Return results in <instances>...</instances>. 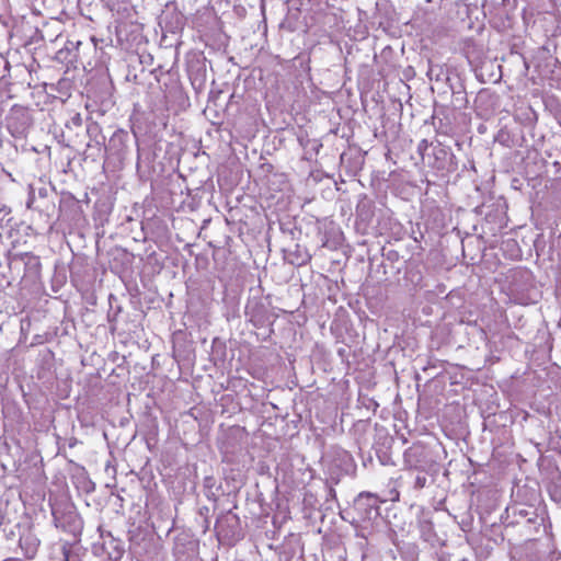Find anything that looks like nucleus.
<instances>
[{"instance_id": "obj_3", "label": "nucleus", "mask_w": 561, "mask_h": 561, "mask_svg": "<svg viewBox=\"0 0 561 561\" xmlns=\"http://www.w3.org/2000/svg\"><path fill=\"white\" fill-rule=\"evenodd\" d=\"M129 139L128 133L123 129L114 131L112 137L108 139L106 150L117 157H123L127 148V141Z\"/></svg>"}, {"instance_id": "obj_8", "label": "nucleus", "mask_w": 561, "mask_h": 561, "mask_svg": "<svg viewBox=\"0 0 561 561\" xmlns=\"http://www.w3.org/2000/svg\"><path fill=\"white\" fill-rule=\"evenodd\" d=\"M339 460L341 462V468L344 473L351 472V470L354 468V461L350 453L345 450H341L337 454Z\"/></svg>"}, {"instance_id": "obj_1", "label": "nucleus", "mask_w": 561, "mask_h": 561, "mask_svg": "<svg viewBox=\"0 0 561 561\" xmlns=\"http://www.w3.org/2000/svg\"><path fill=\"white\" fill-rule=\"evenodd\" d=\"M7 127L12 136L20 137L32 125V118L27 108L14 105L5 117Z\"/></svg>"}, {"instance_id": "obj_15", "label": "nucleus", "mask_w": 561, "mask_h": 561, "mask_svg": "<svg viewBox=\"0 0 561 561\" xmlns=\"http://www.w3.org/2000/svg\"><path fill=\"white\" fill-rule=\"evenodd\" d=\"M3 561H23V560L18 559V558H8V559H4Z\"/></svg>"}, {"instance_id": "obj_5", "label": "nucleus", "mask_w": 561, "mask_h": 561, "mask_svg": "<svg viewBox=\"0 0 561 561\" xmlns=\"http://www.w3.org/2000/svg\"><path fill=\"white\" fill-rule=\"evenodd\" d=\"M356 215L362 221L369 222L375 215L374 202L362 196L356 205Z\"/></svg>"}, {"instance_id": "obj_7", "label": "nucleus", "mask_w": 561, "mask_h": 561, "mask_svg": "<svg viewBox=\"0 0 561 561\" xmlns=\"http://www.w3.org/2000/svg\"><path fill=\"white\" fill-rule=\"evenodd\" d=\"M428 79L431 81H443L447 79V72L439 65H434L432 61H428V69L426 72Z\"/></svg>"}, {"instance_id": "obj_2", "label": "nucleus", "mask_w": 561, "mask_h": 561, "mask_svg": "<svg viewBox=\"0 0 561 561\" xmlns=\"http://www.w3.org/2000/svg\"><path fill=\"white\" fill-rule=\"evenodd\" d=\"M41 546V540L37 535L33 531L31 527L26 528L20 536L19 547L22 550L23 556L26 559H34L38 548Z\"/></svg>"}, {"instance_id": "obj_4", "label": "nucleus", "mask_w": 561, "mask_h": 561, "mask_svg": "<svg viewBox=\"0 0 561 561\" xmlns=\"http://www.w3.org/2000/svg\"><path fill=\"white\" fill-rule=\"evenodd\" d=\"M282 253L285 261L297 266L306 264L311 259L307 248H282Z\"/></svg>"}, {"instance_id": "obj_11", "label": "nucleus", "mask_w": 561, "mask_h": 561, "mask_svg": "<svg viewBox=\"0 0 561 561\" xmlns=\"http://www.w3.org/2000/svg\"><path fill=\"white\" fill-rule=\"evenodd\" d=\"M81 116L79 114H77L76 116L72 117V123L77 126H80L81 125Z\"/></svg>"}, {"instance_id": "obj_9", "label": "nucleus", "mask_w": 561, "mask_h": 561, "mask_svg": "<svg viewBox=\"0 0 561 561\" xmlns=\"http://www.w3.org/2000/svg\"><path fill=\"white\" fill-rule=\"evenodd\" d=\"M82 46V42L81 41H68L67 44H66V49L68 51H71V50H77V55L75 57H78L80 55V47Z\"/></svg>"}, {"instance_id": "obj_10", "label": "nucleus", "mask_w": 561, "mask_h": 561, "mask_svg": "<svg viewBox=\"0 0 561 561\" xmlns=\"http://www.w3.org/2000/svg\"><path fill=\"white\" fill-rule=\"evenodd\" d=\"M426 481H427V479L425 476H417L415 478L414 486L416 489H423L426 484Z\"/></svg>"}, {"instance_id": "obj_16", "label": "nucleus", "mask_w": 561, "mask_h": 561, "mask_svg": "<svg viewBox=\"0 0 561 561\" xmlns=\"http://www.w3.org/2000/svg\"><path fill=\"white\" fill-rule=\"evenodd\" d=\"M462 255H465V247L459 248Z\"/></svg>"}, {"instance_id": "obj_12", "label": "nucleus", "mask_w": 561, "mask_h": 561, "mask_svg": "<svg viewBox=\"0 0 561 561\" xmlns=\"http://www.w3.org/2000/svg\"><path fill=\"white\" fill-rule=\"evenodd\" d=\"M427 148V140L423 139L419 146H417V149L419 151H422V150H425Z\"/></svg>"}, {"instance_id": "obj_14", "label": "nucleus", "mask_w": 561, "mask_h": 561, "mask_svg": "<svg viewBox=\"0 0 561 561\" xmlns=\"http://www.w3.org/2000/svg\"><path fill=\"white\" fill-rule=\"evenodd\" d=\"M364 497H373V495L370 493H360L358 495V500L356 501V503L359 504L362 499H364Z\"/></svg>"}, {"instance_id": "obj_13", "label": "nucleus", "mask_w": 561, "mask_h": 561, "mask_svg": "<svg viewBox=\"0 0 561 561\" xmlns=\"http://www.w3.org/2000/svg\"><path fill=\"white\" fill-rule=\"evenodd\" d=\"M34 199H35L34 194H33V193H32V194H30V196H28V201H27V203H26L27 208H31V207H32V205H33V203H34Z\"/></svg>"}, {"instance_id": "obj_6", "label": "nucleus", "mask_w": 561, "mask_h": 561, "mask_svg": "<svg viewBox=\"0 0 561 561\" xmlns=\"http://www.w3.org/2000/svg\"><path fill=\"white\" fill-rule=\"evenodd\" d=\"M80 208L79 201H77L72 195L68 194L61 197L59 205L60 213H70L71 219L76 220L78 218V215L81 211Z\"/></svg>"}]
</instances>
